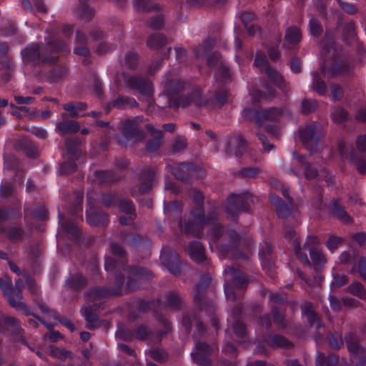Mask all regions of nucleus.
I'll use <instances>...</instances> for the list:
<instances>
[{
  "label": "nucleus",
  "instance_id": "14",
  "mask_svg": "<svg viewBox=\"0 0 366 366\" xmlns=\"http://www.w3.org/2000/svg\"><path fill=\"white\" fill-rule=\"evenodd\" d=\"M124 84L128 89L137 91L143 96L149 97L153 94L152 81L141 75L124 76Z\"/></svg>",
  "mask_w": 366,
  "mask_h": 366
},
{
  "label": "nucleus",
  "instance_id": "36",
  "mask_svg": "<svg viewBox=\"0 0 366 366\" xmlns=\"http://www.w3.org/2000/svg\"><path fill=\"white\" fill-rule=\"evenodd\" d=\"M87 280L81 273L71 274L66 280V285L74 292H80L87 285Z\"/></svg>",
  "mask_w": 366,
  "mask_h": 366
},
{
  "label": "nucleus",
  "instance_id": "34",
  "mask_svg": "<svg viewBox=\"0 0 366 366\" xmlns=\"http://www.w3.org/2000/svg\"><path fill=\"white\" fill-rule=\"evenodd\" d=\"M127 107L134 108L138 107V103L132 97L119 95L115 99L107 103L106 109L107 112H109L114 108L123 109Z\"/></svg>",
  "mask_w": 366,
  "mask_h": 366
},
{
  "label": "nucleus",
  "instance_id": "1",
  "mask_svg": "<svg viewBox=\"0 0 366 366\" xmlns=\"http://www.w3.org/2000/svg\"><path fill=\"white\" fill-rule=\"evenodd\" d=\"M163 83L164 91L172 107L187 108L192 104L201 107L209 104V100L203 97L201 87L191 80L165 78Z\"/></svg>",
  "mask_w": 366,
  "mask_h": 366
},
{
  "label": "nucleus",
  "instance_id": "38",
  "mask_svg": "<svg viewBox=\"0 0 366 366\" xmlns=\"http://www.w3.org/2000/svg\"><path fill=\"white\" fill-rule=\"evenodd\" d=\"M147 129L149 132L152 136H154V139L149 140L146 144V149L149 152H156L157 151L162 145V138L163 133L161 130L156 129L152 124H147Z\"/></svg>",
  "mask_w": 366,
  "mask_h": 366
},
{
  "label": "nucleus",
  "instance_id": "50",
  "mask_svg": "<svg viewBox=\"0 0 366 366\" xmlns=\"http://www.w3.org/2000/svg\"><path fill=\"white\" fill-rule=\"evenodd\" d=\"M56 128L62 134H75L79 132L80 127L74 120L63 121L57 124Z\"/></svg>",
  "mask_w": 366,
  "mask_h": 366
},
{
  "label": "nucleus",
  "instance_id": "60",
  "mask_svg": "<svg viewBox=\"0 0 366 366\" xmlns=\"http://www.w3.org/2000/svg\"><path fill=\"white\" fill-rule=\"evenodd\" d=\"M308 29L310 34L316 38L320 37L323 33V27L320 21L314 16L309 21Z\"/></svg>",
  "mask_w": 366,
  "mask_h": 366
},
{
  "label": "nucleus",
  "instance_id": "27",
  "mask_svg": "<svg viewBox=\"0 0 366 366\" xmlns=\"http://www.w3.org/2000/svg\"><path fill=\"white\" fill-rule=\"evenodd\" d=\"M122 134L127 140L139 142L144 139V132L139 128L135 119H127L122 124Z\"/></svg>",
  "mask_w": 366,
  "mask_h": 366
},
{
  "label": "nucleus",
  "instance_id": "59",
  "mask_svg": "<svg viewBox=\"0 0 366 366\" xmlns=\"http://www.w3.org/2000/svg\"><path fill=\"white\" fill-rule=\"evenodd\" d=\"M4 168L9 170L19 172L21 170V162L19 159L12 154H5L4 156Z\"/></svg>",
  "mask_w": 366,
  "mask_h": 366
},
{
  "label": "nucleus",
  "instance_id": "55",
  "mask_svg": "<svg viewBox=\"0 0 366 366\" xmlns=\"http://www.w3.org/2000/svg\"><path fill=\"white\" fill-rule=\"evenodd\" d=\"M101 203L107 208L114 207L119 202V193L117 192H103L100 198Z\"/></svg>",
  "mask_w": 366,
  "mask_h": 366
},
{
  "label": "nucleus",
  "instance_id": "26",
  "mask_svg": "<svg viewBox=\"0 0 366 366\" xmlns=\"http://www.w3.org/2000/svg\"><path fill=\"white\" fill-rule=\"evenodd\" d=\"M345 342L347 348L351 355L360 356L362 360V365L366 362V357H365V348L360 344V340L355 332H350L345 336Z\"/></svg>",
  "mask_w": 366,
  "mask_h": 366
},
{
  "label": "nucleus",
  "instance_id": "61",
  "mask_svg": "<svg viewBox=\"0 0 366 366\" xmlns=\"http://www.w3.org/2000/svg\"><path fill=\"white\" fill-rule=\"evenodd\" d=\"M229 89L226 85H219L214 94V101L219 105L223 106L227 102Z\"/></svg>",
  "mask_w": 366,
  "mask_h": 366
},
{
  "label": "nucleus",
  "instance_id": "4",
  "mask_svg": "<svg viewBox=\"0 0 366 366\" xmlns=\"http://www.w3.org/2000/svg\"><path fill=\"white\" fill-rule=\"evenodd\" d=\"M319 239L315 236H308L303 245L301 247L300 241L296 238L293 242V247L297 258L302 264L310 265V262L306 251H309L312 262L316 267H322L326 263V258L322 252L319 249Z\"/></svg>",
  "mask_w": 366,
  "mask_h": 366
},
{
  "label": "nucleus",
  "instance_id": "23",
  "mask_svg": "<svg viewBox=\"0 0 366 366\" xmlns=\"http://www.w3.org/2000/svg\"><path fill=\"white\" fill-rule=\"evenodd\" d=\"M327 211L335 219L344 224H350L353 222L352 217L341 204V199L339 198L333 199L330 201L327 207Z\"/></svg>",
  "mask_w": 366,
  "mask_h": 366
},
{
  "label": "nucleus",
  "instance_id": "41",
  "mask_svg": "<svg viewBox=\"0 0 366 366\" xmlns=\"http://www.w3.org/2000/svg\"><path fill=\"white\" fill-rule=\"evenodd\" d=\"M302 34L301 29L297 26H290L285 34V41L290 46H297L302 40Z\"/></svg>",
  "mask_w": 366,
  "mask_h": 366
},
{
  "label": "nucleus",
  "instance_id": "49",
  "mask_svg": "<svg viewBox=\"0 0 366 366\" xmlns=\"http://www.w3.org/2000/svg\"><path fill=\"white\" fill-rule=\"evenodd\" d=\"M204 227L192 219H186L184 223L183 230L185 234L192 237H199Z\"/></svg>",
  "mask_w": 366,
  "mask_h": 366
},
{
  "label": "nucleus",
  "instance_id": "15",
  "mask_svg": "<svg viewBox=\"0 0 366 366\" xmlns=\"http://www.w3.org/2000/svg\"><path fill=\"white\" fill-rule=\"evenodd\" d=\"M272 348L287 349L292 347V343L285 336L280 334L267 332L263 335L262 340L259 342L258 347L264 355H267L264 346Z\"/></svg>",
  "mask_w": 366,
  "mask_h": 366
},
{
  "label": "nucleus",
  "instance_id": "35",
  "mask_svg": "<svg viewBox=\"0 0 366 366\" xmlns=\"http://www.w3.org/2000/svg\"><path fill=\"white\" fill-rule=\"evenodd\" d=\"M325 70V66L323 65L320 71H316L312 74V89L320 96H325L327 92L326 84L323 79Z\"/></svg>",
  "mask_w": 366,
  "mask_h": 366
},
{
  "label": "nucleus",
  "instance_id": "58",
  "mask_svg": "<svg viewBox=\"0 0 366 366\" xmlns=\"http://www.w3.org/2000/svg\"><path fill=\"white\" fill-rule=\"evenodd\" d=\"M0 290L3 292L8 298V302L10 304V300H15L14 297V289L12 285L11 279L9 277L4 278L0 277Z\"/></svg>",
  "mask_w": 366,
  "mask_h": 366
},
{
  "label": "nucleus",
  "instance_id": "40",
  "mask_svg": "<svg viewBox=\"0 0 366 366\" xmlns=\"http://www.w3.org/2000/svg\"><path fill=\"white\" fill-rule=\"evenodd\" d=\"M123 269H118L117 268L112 271H107L108 272H114V286L109 287L114 297L122 296L124 295V288L125 284V277L122 273Z\"/></svg>",
  "mask_w": 366,
  "mask_h": 366
},
{
  "label": "nucleus",
  "instance_id": "39",
  "mask_svg": "<svg viewBox=\"0 0 366 366\" xmlns=\"http://www.w3.org/2000/svg\"><path fill=\"white\" fill-rule=\"evenodd\" d=\"M94 1V0H79V5L76 8V13L79 19L85 21H90L93 19L95 11L89 6V4L92 3Z\"/></svg>",
  "mask_w": 366,
  "mask_h": 366
},
{
  "label": "nucleus",
  "instance_id": "9",
  "mask_svg": "<svg viewBox=\"0 0 366 366\" xmlns=\"http://www.w3.org/2000/svg\"><path fill=\"white\" fill-rule=\"evenodd\" d=\"M104 268L106 271H112L117 268L120 270L123 269L124 272L141 280L148 281L154 277L153 272L148 268L137 265H126L124 267V262H119L111 257H105Z\"/></svg>",
  "mask_w": 366,
  "mask_h": 366
},
{
  "label": "nucleus",
  "instance_id": "46",
  "mask_svg": "<svg viewBox=\"0 0 366 366\" xmlns=\"http://www.w3.org/2000/svg\"><path fill=\"white\" fill-rule=\"evenodd\" d=\"M2 231L6 234L8 239L12 242L22 241L25 237V231L20 226L7 227Z\"/></svg>",
  "mask_w": 366,
  "mask_h": 366
},
{
  "label": "nucleus",
  "instance_id": "5",
  "mask_svg": "<svg viewBox=\"0 0 366 366\" xmlns=\"http://www.w3.org/2000/svg\"><path fill=\"white\" fill-rule=\"evenodd\" d=\"M255 197L249 192H244L241 194H231L225 203V212L232 220L237 223L238 217L242 212H249L252 210Z\"/></svg>",
  "mask_w": 366,
  "mask_h": 366
},
{
  "label": "nucleus",
  "instance_id": "32",
  "mask_svg": "<svg viewBox=\"0 0 366 366\" xmlns=\"http://www.w3.org/2000/svg\"><path fill=\"white\" fill-rule=\"evenodd\" d=\"M94 175L99 185L112 184L122 179V176L114 170H95Z\"/></svg>",
  "mask_w": 366,
  "mask_h": 366
},
{
  "label": "nucleus",
  "instance_id": "22",
  "mask_svg": "<svg viewBox=\"0 0 366 366\" xmlns=\"http://www.w3.org/2000/svg\"><path fill=\"white\" fill-rule=\"evenodd\" d=\"M86 219L92 226L104 227L108 224L109 217L103 209L90 206L86 210Z\"/></svg>",
  "mask_w": 366,
  "mask_h": 366
},
{
  "label": "nucleus",
  "instance_id": "54",
  "mask_svg": "<svg viewBox=\"0 0 366 366\" xmlns=\"http://www.w3.org/2000/svg\"><path fill=\"white\" fill-rule=\"evenodd\" d=\"M347 292L362 300H366V289L360 282H352L347 288Z\"/></svg>",
  "mask_w": 366,
  "mask_h": 366
},
{
  "label": "nucleus",
  "instance_id": "57",
  "mask_svg": "<svg viewBox=\"0 0 366 366\" xmlns=\"http://www.w3.org/2000/svg\"><path fill=\"white\" fill-rule=\"evenodd\" d=\"M327 340L330 347L332 350H339L343 345L344 340L340 332H332L329 331L327 335Z\"/></svg>",
  "mask_w": 366,
  "mask_h": 366
},
{
  "label": "nucleus",
  "instance_id": "56",
  "mask_svg": "<svg viewBox=\"0 0 366 366\" xmlns=\"http://www.w3.org/2000/svg\"><path fill=\"white\" fill-rule=\"evenodd\" d=\"M165 305L174 310H179L182 306V299L177 292L170 291L165 295Z\"/></svg>",
  "mask_w": 366,
  "mask_h": 366
},
{
  "label": "nucleus",
  "instance_id": "6",
  "mask_svg": "<svg viewBox=\"0 0 366 366\" xmlns=\"http://www.w3.org/2000/svg\"><path fill=\"white\" fill-rule=\"evenodd\" d=\"M224 272L232 278V281H227L224 285L225 296L228 300L236 301L242 297L244 290L247 287L248 276L234 267H228Z\"/></svg>",
  "mask_w": 366,
  "mask_h": 366
},
{
  "label": "nucleus",
  "instance_id": "64",
  "mask_svg": "<svg viewBox=\"0 0 366 366\" xmlns=\"http://www.w3.org/2000/svg\"><path fill=\"white\" fill-rule=\"evenodd\" d=\"M125 284L124 288V293L129 294L140 288V282L137 279H135L132 275H129L125 278Z\"/></svg>",
  "mask_w": 366,
  "mask_h": 366
},
{
  "label": "nucleus",
  "instance_id": "10",
  "mask_svg": "<svg viewBox=\"0 0 366 366\" xmlns=\"http://www.w3.org/2000/svg\"><path fill=\"white\" fill-rule=\"evenodd\" d=\"M282 114V109L277 107H271L261 110L245 108L242 112V116L245 120L254 122L260 128L263 126L264 122L276 120Z\"/></svg>",
  "mask_w": 366,
  "mask_h": 366
},
{
  "label": "nucleus",
  "instance_id": "63",
  "mask_svg": "<svg viewBox=\"0 0 366 366\" xmlns=\"http://www.w3.org/2000/svg\"><path fill=\"white\" fill-rule=\"evenodd\" d=\"M344 242L345 239L343 237L331 234L326 241L325 246L331 253H334L338 247L343 244Z\"/></svg>",
  "mask_w": 366,
  "mask_h": 366
},
{
  "label": "nucleus",
  "instance_id": "18",
  "mask_svg": "<svg viewBox=\"0 0 366 366\" xmlns=\"http://www.w3.org/2000/svg\"><path fill=\"white\" fill-rule=\"evenodd\" d=\"M317 124L312 122L299 129L300 139L305 147H312V149L317 146L320 137L317 134Z\"/></svg>",
  "mask_w": 366,
  "mask_h": 366
},
{
  "label": "nucleus",
  "instance_id": "8",
  "mask_svg": "<svg viewBox=\"0 0 366 366\" xmlns=\"http://www.w3.org/2000/svg\"><path fill=\"white\" fill-rule=\"evenodd\" d=\"M211 277L209 274H203L195 285V294L194 295V303L201 312H205L212 315L215 311L213 301L207 297L204 294L211 283Z\"/></svg>",
  "mask_w": 366,
  "mask_h": 366
},
{
  "label": "nucleus",
  "instance_id": "51",
  "mask_svg": "<svg viewBox=\"0 0 366 366\" xmlns=\"http://www.w3.org/2000/svg\"><path fill=\"white\" fill-rule=\"evenodd\" d=\"M63 230L70 235L71 239L77 243L80 239V231L77 225L72 221L68 220L61 224Z\"/></svg>",
  "mask_w": 366,
  "mask_h": 366
},
{
  "label": "nucleus",
  "instance_id": "45",
  "mask_svg": "<svg viewBox=\"0 0 366 366\" xmlns=\"http://www.w3.org/2000/svg\"><path fill=\"white\" fill-rule=\"evenodd\" d=\"M168 43L167 38L162 34L155 33L150 35L147 40V45L151 49L157 50Z\"/></svg>",
  "mask_w": 366,
  "mask_h": 366
},
{
  "label": "nucleus",
  "instance_id": "3",
  "mask_svg": "<svg viewBox=\"0 0 366 366\" xmlns=\"http://www.w3.org/2000/svg\"><path fill=\"white\" fill-rule=\"evenodd\" d=\"M209 241L215 244L223 258L246 259L242 246V237L234 229L224 231V226L216 224L207 232Z\"/></svg>",
  "mask_w": 366,
  "mask_h": 366
},
{
  "label": "nucleus",
  "instance_id": "13",
  "mask_svg": "<svg viewBox=\"0 0 366 366\" xmlns=\"http://www.w3.org/2000/svg\"><path fill=\"white\" fill-rule=\"evenodd\" d=\"M162 264L173 275L178 277L182 273L181 261L177 252L172 247H164L160 255Z\"/></svg>",
  "mask_w": 366,
  "mask_h": 366
},
{
  "label": "nucleus",
  "instance_id": "17",
  "mask_svg": "<svg viewBox=\"0 0 366 366\" xmlns=\"http://www.w3.org/2000/svg\"><path fill=\"white\" fill-rule=\"evenodd\" d=\"M247 151V142L242 135L233 134L228 139L225 152L228 155L241 157Z\"/></svg>",
  "mask_w": 366,
  "mask_h": 366
},
{
  "label": "nucleus",
  "instance_id": "37",
  "mask_svg": "<svg viewBox=\"0 0 366 366\" xmlns=\"http://www.w3.org/2000/svg\"><path fill=\"white\" fill-rule=\"evenodd\" d=\"M85 295L93 300L114 297L111 289L109 287L105 286L92 287L86 291Z\"/></svg>",
  "mask_w": 366,
  "mask_h": 366
},
{
  "label": "nucleus",
  "instance_id": "19",
  "mask_svg": "<svg viewBox=\"0 0 366 366\" xmlns=\"http://www.w3.org/2000/svg\"><path fill=\"white\" fill-rule=\"evenodd\" d=\"M269 199L270 203L274 207L275 212L279 218L287 219L297 210L295 202H286L275 194H271Z\"/></svg>",
  "mask_w": 366,
  "mask_h": 366
},
{
  "label": "nucleus",
  "instance_id": "28",
  "mask_svg": "<svg viewBox=\"0 0 366 366\" xmlns=\"http://www.w3.org/2000/svg\"><path fill=\"white\" fill-rule=\"evenodd\" d=\"M0 331L8 334L14 338L19 339L22 337L23 330L17 319L10 316H4L0 320Z\"/></svg>",
  "mask_w": 366,
  "mask_h": 366
},
{
  "label": "nucleus",
  "instance_id": "47",
  "mask_svg": "<svg viewBox=\"0 0 366 366\" xmlns=\"http://www.w3.org/2000/svg\"><path fill=\"white\" fill-rule=\"evenodd\" d=\"M133 330L134 339L139 341L150 340L154 336L152 329L146 325H139Z\"/></svg>",
  "mask_w": 366,
  "mask_h": 366
},
{
  "label": "nucleus",
  "instance_id": "33",
  "mask_svg": "<svg viewBox=\"0 0 366 366\" xmlns=\"http://www.w3.org/2000/svg\"><path fill=\"white\" fill-rule=\"evenodd\" d=\"M293 156L297 162V166L303 171L307 179H313L317 177V169L307 160L306 156L295 152L293 153Z\"/></svg>",
  "mask_w": 366,
  "mask_h": 366
},
{
  "label": "nucleus",
  "instance_id": "52",
  "mask_svg": "<svg viewBox=\"0 0 366 366\" xmlns=\"http://www.w3.org/2000/svg\"><path fill=\"white\" fill-rule=\"evenodd\" d=\"M271 313L272 315L273 322L277 327L281 330L285 329L287 327V323L285 312H282L279 306L273 305L271 307Z\"/></svg>",
  "mask_w": 366,
  "mask_h": 366
},
{
  "label": "nucleus",
  "instance_id": "44",
  "mask_svg": "<svg viewBox=\"0 0 366 366\" xmlns=\"http://www.w3.org/2000/svg\"><path fill=\"white\" fill-rule=\"evenodd\" d=\"M16 149L23 151L28 157L35 158L38 156V147L36 144L26 138L19 141Z\"/></svg>",
  "mask_w": 366,
  "mask_h": 366
},
{
  "label": "nucleus",
  "instance_id": "24",
  "mask_svg": "<svg viewBox=\"0 0 366 366\" xmlns=\"http://www.w3.org/2000/svg\"><path fill=\"white\" fill-rule=\"evenodd\" d=\"M199 170V167L192 162H182L172 170L174 176L184 183H189L192 175Z\"/></svg>",
  "mask_w": 366,
  "mask_h": 366
},
{
  "label": "nucleus",
  "instance_id": "2",
  "mask_svg": "<svg viewBox=\"0 0 366 366\" xmlns=\"http://www.w3.org/2000/svg\"><path fill=\"white\" fill-rule=\"evenodd\" d=\"M68 51L67 43L60 38H55L50 39L46 44H29L21 49V56L25 64L39 66L59 62L58 54Z\"/></svg>",
  "mask_w": 366,
  "mask_h": 366
},
{
  "label": "nucleus",
  "instance_id": "7",
  "mask_svg": "<svg viewBox=\"0 0 366 366\" xmlns=\"http://www.w3.org/2000/svg\"><path fill=\"white\" fill-rule=\"evenodd\" d=\"M322 52L325 56H329L332 58V63L327 69L330 76L347 75L350 73L351 61L350 58L339 54L336 50L335 42L333 39H330L324 45Z\"/></svg>",
  "mask_w": 366,
  "mask_h": 366
},
{
  "label": "nucleus",
  "instance_id": "16",
  "mask_svg": "<svg viewBox=\"0 0 366 366\" xmlns=\"http://www.w3.org/2000/svg\"><path fill=\"white\" fill-rule=\"evenodd\" d=\"M120 236L124 242L139 251H146L151 245V241L147 236L134 234L127 230L122 231Z\"/></svg>",
  "mask_w": 366,
  "mask_h": 366
},
{
  "label": "nucleus",
  "instance_id": "62",
  "mask_svg": "<svg viewBox=\"0 0 366 366\" xmlns=\"http://www.w3.org/2000/svg\"><path fill=\"white\" fill-rule=\"evenodd\" d=\"M118 209L119 212L124 214H133L136 213V209L133 202L128 198H123L119 199L117 203Z\"/></svg>",
  "mask_w": 366,
  "mask_h": 366
},
{
  "label": "nucleus",
  "instance_id": "43",
  "mask_svg": "<svg viewBox=\"0 0 366 366\" xmlns=\"http://www.w3.org/2000/svg\"><path fill=\"white\" fill-rule=\"evenodd\" d=\"M214 76L217 82L219 85H226L232 81V72L229 66L224 64H219Z\"/></svg>",
  "mask_w": 366,
  "mask_h": 366
},
{
  "label": "nucleus",
  "instance_id": "48",
  "mask_svg": "<svg viewBox=\"0 0 366 366\" xmlns=\"http://www.w3.org/2000/svg\"><path fill=\"white\" fill-rule=\"evenodd\" d=\"M159 300H146L143 298H138L136 300V310L141 313H146L152 310H154L159 304Z\"/></svg>",
  "mask_w": 366,
  "mask_h": 366
},
{
  "label": "nucleus",
  "instance_id": "42",
  "mask_svg": "<svg viewBox=\"0 0 366 366\" xmlns=\"http://www.w3.org/2000/svg\"><path fill=\"white\" fill-rule=\"evenodd\" d=\"M24 213L30 215L33 219L39 221H45L48 217V212L42 204L34 205L24 208Z\"/></svg>",
  "mask_w": 366,
  "mask_h": 366
},
{
  "label": "nucleus",
  "instance_id": "25",
  "mask_svg": "<svg viewBox=\"0 0 366 366\" xmlns=\"http://www.w3.org/2000/svg\"><path fill=\"white\" fill-rule=\"evenodd\" d=\"M212 350L205 342L197 340L195 343V351L191 353L192 357L197 364L206 366L209 364V357Z\"/></svg>",
  "mask_w": 366,
  "mask_h": 366
},
{
  "label": "nucleus",
  "instance_id": "31",
  "mask_svg": "<svg viewBox=\"0 0 366 366\" xmlns=\"http://www.w3.org/2000/svg\"><path fill=\"white\" fill-rule=\"evenodd\" d=\"M80 312L87 322V329L94 330L100 326L99 324V318L95 305H84L81 308Z\"/></svg>",
  "mask_w": 366,
  "mask_h": 366
},
{
  "label": "nucleus",
  "instance_id": "12",
  "mask_svg": "<svg viewBox=\"0 0 366 366\" xmlns=\"http://www.w3.org/2000/svg\"><path fill=\"white\" fill-rule=\"evenodd\" d=\"M337 150L341 156L348 160L349 164L356 166V169L359 174H366V155L358 154L352 145L347 148L345 142L338 144Z\"/></svg>",
  "mask_w": 366,
  "mask_h": 366
},
{
  "label": "nucleus",
  "instance_id": "20",
  "mask_svg": "<svg viewBox=\"0 0 366 366\" xmlns=\"http://www.w3.org/2000/svg\"><path fill=\"white\" fill-rule=\"evenodd\" d=\"M262 269L272 276L275 268V258L272 245L265 242L261 245L259 250Z\"/></svg>",
  "mask_w": 366,
  "mask_h": 366
},
{
  "label": "nucleus",
  "instance_id": "11",
  "mask_svg": "<svg viewBox=\"0 0 366 366\" xmlns=\"http://www.w3.org/2000/svg\"><path fill=\"white\" fill-rule=\"evenodd\" d=\"M254 65L264 71L269 81L274 86L282 91L286 89V82L283 76L276 69L271 67L266 55L263 52L259 51L256 54Z\"/></svg>",
  "mask_w": 366,
  "mask_h": 366
},
{
  "label": "nucleus",
  "instance_id": "53",
  "mask_svg": "<svg viewBox=\"0 0 366 366\" xmlns=\"http://www.w3.org/2000/svg\"><path fill=\"white\" fill-rule=\"evenodd\" d=\"M134 7L137 11H154L161 9L160 6L153 4L152 0H134Z\"/></svg>",
  "mask_w": 366,
  "mask_h": 366
},
{
  "label": "nucleus",
  "instance_id": "29",
  "mask_svg": "<svg viewBox=\"0 0 366 366\" xmlns=\"http://www.w3.org/2000/svg\"><path fill=\"white\" fill-rule=\"evenodd\" d=\"M154 171L150 167L143 168L139 174V194L148 193L152 188Z\"/></svg>",
  "mask_w": 366,
  "mask_h": 366
},
{
  "label": "nucleus",
  "instance_id": "21",
  "mask_svg": "<svg viewBox=\"0 0 366 366\" xmlns=\"http://www.w3.org/2000/svg\"><path fill=\"white\" fill-rule=\"evenodd\" d=\"M50 66L45 71L44 78L49 84L62 81L68 75L69 68L65 64H49Z\"/></svg>",
  "mask_w": 366,
  "mask_h": 366
},
{
  "label": "nucleus",
  "instance_id": "30",
  "mask_svg": "<svg viewBox=\"0 0 366 366\" xmlns=\"http://www.w3.org/2000/svg\"><path fill=\"white\" fill-rule=\"evenodd\" d=\"M187 253L189 257L197 264H203L207 260L205 248L199 241H192L187 246Z\"/></svg>",
  "mask_w": 366,
  "mask_h": 366
}]
</instances>
